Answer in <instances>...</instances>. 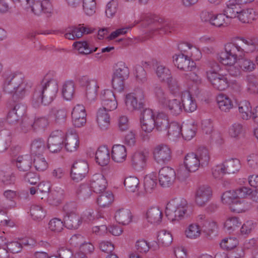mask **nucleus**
I'll use <instances>...</instances> for the list:
<instances>
[{
  "instance_id": "f257e3e1",
  "label": "nucleus",
  "mask_w": 258,
  "mask_h": 258,
  "mask_svg": "<svg viewBox=\"0 0 258 258\" xmlns=\"http://www.w3.org/2000/svg\"><path fill=\"white\" fill-rule=\"evenodd\" d=\"M45 75L40 83L35 88L31 97V104L35 108L50 104L55 97L58 88L57 81Z\"/></svg>"
},
{
  "instance_id": "f03ea898",
  "label": "nucleus",
  "mask_w": 258,
  "mask_h": 258,
  "mask_svg": "<svg viewBox=\"0 0 258 258\" xmlns=\"http://www.w3.org/2000/svg\"><path fill=\"white\" fill-rule=\"evenodd\" d=\"M188 206L186 200L175 198L170 201L165 209L166 216L171 221H179L184 217H188Z\"/></svg>"
},
{
  "instance_id": "7ed1b4c3",
  "label": "nucleus",
  "mask_w": 258,
  "mask_h": 258,
  "mask_svg": "<svg viewBox=\"0 0 258 258\" xmlns=\"http://www.w3.org/2000/svg\"><path fill=\"white\" fill-rule=\"evenodd\" d=\"M224 49L225 52H221L219 57L223 64H234L245 52L244 48L233 43L225 44Z\"/></svg>"
},
{
  "instance_id": "20e7f679",
  "label": "nucleus",
  "mask_w": 258,
  "mask_h": 258,
  "mask_svg": "<svg viewBox=\"0 0 258 258\" xmlns=\"http://www.w3.org/2000/svg\"><path fill=\"white\" fill-rule=\"evenodd\" d=\"M129 74V69L124 62L119 61L115 64L111 81L115 90L121 92L124 90V82L128 79Z\"/></svg>"
},
{
  "instance_id": "39448f33",
  "label": "nucleus",
  "mask_w": 258,
  "mask_h": 258,
  "mask_svg": "<svg viewBox=\"0 0 258 258\" xmlns=\"http://www.w3.org/2000/svg\"><path fill=\"white\" fill-rule=\"evenodd\" d=\"M143 90L138 88L132 93L127 94L125 98L126 109L130 111L141 110L145 106Z\"/></svg>"
},
{
  "instance_id": "423d86ee",
  "label": "nucleus",
  "mask_w": 258,
  "mask_h": 258,
  "mask_svg": "<svg viewBox=\"0 0 258 258\" xmlns=\"http://www.w3.org/2000/svg\"><path fill=\"white\" fill-rule=\"evenodd\" d=\"M77 81L82 87L84 88L85 96L89 103L95 100L97 96V89L99 88L96 80L91 79L89 76H79Z\"/></svg>"
},
{
  "instance_id": "0eeeda50",
  "label": "nucleus",
  "mask_w": 258,
  "mask_h": 258,
  "mask_svg": "<svg viewBox=\"0 0 258 258\" xmlns=\"http://www.w3.org/2000/svg\"><path fill=\"white\" fill-rule=\"evenodd\" d=\"M184 164L186 170L183 171L182 170H179L177 172L178 177L182 178L183 179L186 178L188 176L189 172H195L201 166L200 161L194 153H188L185 156Z\"/></svg>"
},
{
  "instance_id": "6e6552de",
  "label": "nucleus",
  "mask_w": 258,
  "mask_h": 258,
  "mask_svg": "<svg viewBox=\"0 0 258 258\" xmlns=\"http://www.w3.org/2000/svg\"><path fill=\"white\" fill-rule=\"evenodd\" d=\"M173 61L175 66L180 70L190 72L189 75L196 76L194 73L191 72L196 68V63L190 60L187 55L183 53L175 54L173 56Z\"/></svg>"
},
{
  "instance_id": "1a4fd4ad",
  "label": "nucleus",
  "mask_w": 258,
  "mask_h": 258,
  "mask_svg": "<svg viewBox=\"0 0 258 258\" xmlns=\"http://www.w3.org/2000/svg\"><path fill=\"white\" fill-rule=\"evenodd\" d=\"M88 171L89 166L85 160H79L76 161L71 168V178L74 181L78 182L86 176Z\"/></svg>"
},
{
  "instance_id": "9d476101",
  "label": "nucleus",
  "mask_w": 258,
  "mask_h": 258,
  "mask_svg": "<svg viewBox=\"0 0 258 258\" xmlns=\"http://www.w3.org/2000/svg\"><path fill=\"white\" fill-rule=\"evenodd\" d=\"M64 134L61 131H55L51 133L47 140V147L50 152L57 153L63 147Z\"/></svg>"
},
{
  "instance_id": "9b49d317",
  "label": "nucleus",
  "mask_w": 258,
  "mask_h": 258,
  "mask_svg": "<svg viewBox=\"0 0 258 258\" xmlns=\"http://www.w3.org/2000/svg\"><path fill=\"white\" fill-rule=\"evenodd\" d=\"M159 182L163 187H168L174 182L176 173L174 170L169 167H164L159 171Z\"/></svg>"
},
{
  "instance_id": "f8f14e48",
  "label": "nucleus",
  "mask_w": 258,
  "mask_h": 258,
  "mask_svg": "<svg viewBox=\"0 0 258 258\" xmlns=\"http://www.w3.org/2000/svg\"><path fill=\"white\" fill-rule=\"evenodd\" d=\"M212 196V190L210 186L208 185L200 186L196 193V203L200 207H204L210 200Z\"/></svg>"
},
{
  "instance_id": "ddd939ff",
  "label": "nucleus",
  "mask_w": 258,
  "mask_h": 258,
  "mask_svg": "<svg viewBox=\"0 0 258 258\" xmlns=\"http://www.w3.org/2000/svg\"><path fill=\"white\" fill-rule=\"evenodd\" d=\"M155 160L161 164L167 163L171 159V151L170 148L164 144L156 146L154 150Z\"/></svg>"
},
{
  "instance_id": "4468645a",
  "label": "nucleus",
  "mask_w": 258,
  "mask_h": 258,
  "mask_svg": "<svg viewBox=\"0 0 258 258\" xmlns=\"http://www.w3.org/2000/svg\"><path fill=\"white\" fill-rule=\"evenodd\" d=\"M102 107L110 111L115 109L117 107V102L114 93L109 89L103 91L100 95Z\"/></svg>"
},
{
  "instance_id": "2eb2a0df",
  "label": "nucleus",
  "mask_w": 258,
  "mask_h": 258,
  "mask_svg": "<svg viewBox=\"0 0 258 258\" xmlns=\"http://www.w3.org/2000/svg\"><path fill=\"white\" fill-rule=\"evenodd\" d=\"M240 167V161L236 158H232L226 160L222 165L217 166L216 170L222 175L231 174L239 171Z\"/></svg>"
},
{
  "instance_id": "dca6fc26",
  "label": "nucleus",
  "mask_w": 258,
  "mask_h": 258,
  "mask_svg": "<svg viewBox=\"0 0 258 258\" xmlns=\"http://www.w3.org/2000/svg\"><path fill=\"white\" fill-rule=\"evenodd\" d=\"M23 77L21 74H11L5 79L4 84V91L7 93L12 94L14 90L21 83Z\"/></svg>"
},
{
  "instance_id": "f3484780",
  "label": "nucleus",
  "mask_w": 258,
  "mask_h": 258,
  "mask_svg": "<svg viewBox=\"0 0 258 258\" xmlns=\"http://www.w3.org/2000/svg\"><path fill=\"white\" fill-rule=\"evenodd\" d=\"M207 79L213 87L219 91L224 90L229 86L227 78L222 74L209 73Z\"/></svg>"
},
{
  "instance_id": "a211bd4d",
  "label": "nucleus",
  "mask_w": 258,
  "mask_h": 258,
  "mask_svg": "<svg viewBox=\"0 0 258 258\" xmlns=\"http://www.w3.org/2000/svg\"><path fill=\"white\" fill-rule=\"evenodd\" d=\"M90 185L94 192L100 194L105 189L107 181L102 174H95L91 179Z\"/></svg>"
},
{
  "instance_id": "6ab92c4d",
  "label": "nucleus",
  "mask_w": 258,
  "mask_h": 258,
  "mask_svg": "<svg viewBox=\"0 0 258 258\" xmlns=\"http://www.w3.org/2000/svg\"><path fill=\"white\" fill-rule=\"evenodd\" d=\"M79 141L78 136L75 130L68 131L66 135L65 148L69 152H74L77 150L79 147Z\"/></svg>"
},
{
  "instance_id": "aec40b11",
  "label": "nucleus",
  "mask_w": 258,
  "mask_h": 258,
  "mask_svg": "<svg viewBox=\"0 0 258 258\" xmlns=\"http://www.w3.org/2000/svg\"><path fill=\"white\" fill-rule=\"evenodd\" d=\"M82 223V219L79 214L75 212H68L64 218V224L69 229H77Z\"/></svg>"
},
{
  "instance_id": "412c9836",
  "label": "nucleus",
  "mask_w": 258,
  "mask_h": 258,
  "mask_svg": "<svg viewBox=\"0 0 258 258\" xmlns=\"http://www.w3.org/2000/svg\"><path fill=\"white\" fill-rule=\"evenodd\" d=\"M147 156L143 151H138L131 156V165L138 171L142 170L146 165Z\"/></svg>"
},
{
  "instance_id": "4be33fe9",
  "label": "nucleus",
  "mask_w": 258,
  "mask_h": 258,
  "mask_svg": "<svg viewBox=\"0 0 258 258\" xmlns=\"http://www.w3.org/2000/svg\"><path fill=\"white\" fill-rule=\"evenodd\" d=\"M181 104L182 109L187 112H192L197 108V103L190 93L188 91L182 94L181 96Z\"/></svg>"
},
{
  "instance_id": "5701e85b",
  "label": "nucleus",
  "mask_w": 258,
  "mask_h": 258,
  "mask_svg": "<svg viewBox=\"0 0 258 258\" xmlns=\"http://www.w3.org/2000/svg\"><path fill=\"white\" fill-rule=\"evenodd\" d=\"M96 162L100 166H106L110 161L109 151L105 146H100L96 152Z\"/></svg>"
},
{
  "instance_id": "b1692460",
  "label": "nucleus",
  "mask_w": 258,
  "mask_h": 258,
  "mask_svg": "<svg viewBox=\"0 0 258 258\" xmlns=\"http://www.w3.org/2000/svg\"><path fill=\"white\" fill-rule=\"evenodd\" d=\"M169 124L167 114L163 112H158L155 117L156 130L159 132H166L169 128Z\"/></svg>"
},
{
  "instance_id": "393cba45",
  "label": "nucleus",
  "mask_w": 258,
  "mask_h": 258,
  "mask_svg": "<svg viewBox=\"0 0 258 258\" xmlns=\"http://www.w3.org/2000/svg\"><path fill=\"white\" fill-rule=\"evenodd\" d=\"M126 149L124 146L115 145L112 148V158L116 162L121 163L126 157Z\"/></svg>"
},
{
  "instance_id": "a878e982",
  "label": "nucleus",
  "mask_w": 258,
  "mask_h": 258,
  "mask_svg": "<svg viewBox=\"0 0 258 258\" xmlns=\"http://www.w3.org/2000/svg\"><path fill=\"white\" fill-rule=\"evenodd\" d=\"M146 216L149 222L151 224H158L161 222L162 213L158 207H151L147 211Z\"/></svg>"
},
{
  "instance_id": "bb28decb",
  "label": "nucleus",
  "mask_w": 258,
  "mask_h": 258,
  "mask_svg": "<svg viewBox=\"0 0 258 258\" xmlns=\"http://www.w3.org/2000/svg\"><path fill=\"white\" fill-rule=\"evenodd\" d=\"M163 106L168 109L172 115L177 116L182 111L181 101L177 99L167 100L166 104Z\"/></svg>"
},
{
  "instance_id": "cd10ccee",
  "label": "nucleus",
  "mask_w": 258,
  "mask_h": 258,
  "mask_svg": "<svg viewBox=\"0 0 258 258\" xmlns=\"http://www.w3.org/2000/svg\"><path fill=\"white\" fill-rule=\"evenodd\" d=\"M12 143L11 133L8 130L0 131V153L7 151Z\"/></svg>"
},
{
  "instance_id": "c85d7f7f",
  "label": "nucleus",
  "mask_w": 258,
  "mask_h": 258,
  "mask_svg": "<svg viewBox=\"0 0 258 258\" xmlns=\"http://www.w3.org/2000/svg\"><path fill=\"white\" fill-rule=\"evenodd\" d=\"M30 149L32 156H42L46 150L44 141L40 138L34 140L31 143Z\"/></svg>"
},
{
  "instance_id": "c756f323",
  "label": "nucleus",
  "mask_w": 258,
  "mask_h": 258,
  "mask_svg": "<svg viewBox=\"0 0 258 258\" xmlns=\"http://www.w3.org/2000/svg\"><path fill=\"white\" fill-rule=\"evenodd\" d=\"M132 215L131 211L127 209H120L117 210L115 214V219L119 224L127 225L132 220Z\"/></svg>"
},
{
  "instance_id": "7c9ffc66",
  "label": "nucleus",
  "mask_w": 258,
  "mask_h": 258,
  "mask_svg": "<svg viewBox=\"0 0 258 258\" xmlns=\"http://www.w3.org/2000/svg\"><path fill=\"white\" fill-rule=\"evenodd\" d=\"M16 164L20 171H28L31 167V157L29 155L20 156L17 158Z\"/></svg>"
},
{
  "instance_id": "2f4dec72",
  "label": "nucleus",
  "mask_w": 258,
  "mask_h": 258,
  "mask_svg": "<svg viewBox=\"0 0 258 258\" xmlns=\"http://www.w3.org/2000/svg\"><path fill=\"white\" fill-rule=\"evenodd\" d=\"M237 2L234 3L233 2L229 1V4L227 5L226 8L224 12L226 15L227 18H236L238 14L242 11V9Z\"/></svg>"
},
{
  "instance_id": "473e14b6",
  "label": "nucleus",
  "mask_w": 258,
  "mask_h": 258,
  "mask_svg": "<svg viewBox=\"0 0 258 258\" xmlns=\"http://www.w3.org/2000/svg\"><path fill=\"white\" fill-rule=\"evenodd\" d=\"M217 103L220 109L224 112L229 111L233 106L231 99L225 94H221L217 97Z\"/></svg>"
},
{
  "instance_id": "72a5a7b5",
  "label": "nucleus",
  "mask_w": 258,
  "mask_h": 258,
  "mask_svg": "<svg viewBox=\"0 0 258 258\" xmlns=\"http://www.w3.org/2000/svg\"><path fill=\"white\" fill-rule=\"evenodd\" d=\"M238 110L243 119L248 120L251 118L252 110L249 101L243 100L238 105Z\"/></svg>"
},
{
  "instance_id": "f704fd0d",
  "label": "nucleus",
  "mask_w": 258,
  "mask_h": 258,
  "mask_svg": "<svg viewBox=\"0 0 258 258\" xmlns=\"http://www.w3.org/2000/svg\"><path fill=\"white\" fill-rule=\"evenodd\" d=\"M62 95L67 100H71L75 94V84L72 81H66L62 88Z\"/></svg>"
},
{
  "instance_id": "c9c22d12",
  "label": "nucleus",
  "mask_w": 258,
  "mask_h": 258,
  "mask_svg": "<svg viewBox=\"0 0 258 258\" xmlns=\"http://www.w3.org/2000/svg\"><path fill=\"white\" fill-rule=\"evenodd\" d=\"M239 68L244 72H250L255 69V64L251 59L243 57H240L236 62Z\"/></svg>"
},
{
  "instance_id": "e433bc0d",
  "label": "nucleus",
  "mask_w": 258,
  "mask_h": 258,
  "mask_svg": "<svg viewBox=\"0 0 258 258\" xmlns=\"http://www.w3.org/2000/svg\"><path fill=\"white\" fill-rule=\"evenodd\" d=\"M73 46L78 50L80 53L83 54H88L93 52H96L98 49L97 47L92 49L86 41H76L74 43Z\"/></svg>"
},
{
  "instance_id": "4c0bfd02",
  "label": "nucleus",
  "mask_w": 258,
  "mask_h": 258,
  "mask_svg": "<svg viewBox=\"0 0 258 258\" xmlns=\"http://www.w3.org/2000/svg\"><path fill=\"white\" fill-rule=\"evenodd\" d=\"M26 84L22 80L20 85L12 93V99L15 102H19L22 100L27 92Z\"/></svg>"
},
{
  "instance_id": "58836bf2",
  "label": "nucleus",
  "mask_w": 258,
  "mask_h": 258,
  "mask_svg": "<svg viewBox=\"0 0 258 258\" xmlns=\"http://www.w3.org/2000/svg\"><path fill=\"white\" fill-rule=\"evenodd\" d=\"M201 163V166L207 165L210 160L209 152L205 147H200L195 153Z\"/></svg>"
},
{
  "instance_id": "ea45409f",
  "label": "nucleus",
  "mask_w": 258,
  "mask_h": 258,
  "mask_svg": "<svg viewBox=\"0 0 258 258\" xmlns=\"http://www.w3.org/2000/svg\"><path fill=\"white\" fill-rule=\"evenodd\" d=\"M155 71L158 78L163 83L165 82L171 75V71L168 68L159 63Z\"/></svg>"
},
{
  "instance_id": "a19ab883",
  "label": "nucleus",
  "mask_w": 258,
  "mask_h": 258,
  "mask_svg": "<svg viewBox=\"0 0 258 258\" xmlns=\"http://www.w3.org/2000/svg\"><path fill=\"white\" fill-rule=\"evenodd\" d=\"M101 193V195L97 198L98 205L103 208L109 206L114 200L112 193L111 191Z\"/></svg>"
},
{
  "instance_id": "79ce46f5",
  "label": "nucleus",
  "mask_w": 258,
  "mask_h": 258,
  "mask_svg": "<svg viewBox=\"0 0 258 258\" xmlns=\"http://www.w3.org/2000/svg\"><path fill=\"white\" fill-rule=\"evenodd\" d=\"M139 183V179L136 176L126 177L124 180V185L129 192H134L138 190Z\"/></svg>"
},
{
  "instance_id": "37998d69",
  "label": "nucleus",
  "mask_w": 258,
  "mask_h": 258,
  "mask_svg": "<svg viewBox=\"0 0 258 258\" xmlns=\"http://www.w3.org/2000/svg\"><path fill=\"white\" fill-rule=\"evenodd\" d=\"M92 191V189L88 185L83 184L77 189L76 195L79 199L85 201L91 197Z\"/></svg>"
},
{
  "instance_id": "c03bdc74",
  "label": "nucleus",
  "mask_w": 258,
  "mask_h": 258,
  "mask_svg": "<svg viewBox=\"0 0 258 258\" xmlns=\"http://www.w3.org/2000/svg\"><path fill=\"white\" fill-rule=\"evenodd\" d=\"M241 222H240L238 218L233 217L229 218L224 224V228L228 233L233 232L240 226Z\"/></svg>"
},
{
  "instance_id": "a18cd8bd",
  "label": "nucleus",
  "mask_w": 258,
  "mask_h": 258,
  "mask_svg": "<svg viewBox=\"0 0 258 258\" xmlns=\"http://www.w3.org/2000/svg\"><path fill=\"white\" fill-rule=\"evenodd\" d=\"M154 92L158 102L162 105H165L167 101V94L163 88L159 84L154 86Z\"/></svg>"
},
{
  "instance_id": "49530a36",
  "label": "nucleus",
  "mask_w": 258,
  "mask_h": 258,
  "mask_svg": "<svg viewBox=\"0 0 258 258\" xmlns=\"http://www.w3.org/2000/svg\"><path fill=\"white\" fill-rule=\"evenodd\" d=\"M247 91L250 94H256L258 90V79L255 76L249 75L246 77Z\"/></svg>"
},
{
  "instance_id": "de8ad7c7",
  "label": "nucleus",
  "mask_w": 258,
  "mask_h": 258,
  "mask_svg": "<svg viewBox=\"0 0 258 258\" xmlns=\"http://www.w3.org/2000/svg\"><path fill=\"white\" fill-rule=\"evenodd\" d=\"M229 208L231 211L239 213L247 210L248 205L243 200L241 201L237 198L230 205Z\"/></svg>"
},
{
  "instance_id": "09e8293b",
  "label": "nucleus",
  "mask_w": 258,
  "mask_h": 258,
  "mask_svg": "<svg viewBox=\"0 0 258 258\" xmlns=\"http://www.w3.org/2000/svg\"><path fill=\"white\" fill-rule=\"evenodd\" d=\"M202 231L203 229L200 223L199 225L191 224L189 226L188 230L185 231V234L188 238L195 239L200 236Z\"/></svg>"
},
{
  "instance_id": "8fccbe9b",
  "label": "nucleus",
  "mask_w": 258,
  "mask_h": 258,
  "mask_svg": "<svg viewBox=\"0 0 258 258\" xmlns=\"http://www.w3.org/2000/svg\"><path fill=\"white\" fill-rule=\"evenodd\" d=\"M30 214L34 220L41 221L45 216V212L39 205H33L30 209Z\"/></svg>"
},
{
  "instance_id": "3c124183",
  "label": "nucleus",
  "mask_w": 258,
  "mask_h": 258,
  "mask_svg": "<svg viewBox=\"0 0 258 258\" xmlns=\"http://www.w3.org/2000/svg\"><path fill=\"white\" fill-rule=\"evenodd\" d=\"M84 12L88 16L95 13L97 9L96 0H82Z\"/></svg>"
},
{
  "instance_id": "603ef678",
  "label": "nucleus",
  "mask_w": 258,
  "mask_h": 258,
  "mask_svg": "<svg viewBox=\"0 0 258 258\" xmlns=\"http://www.w3.org/2000/svg\"><path fill=\"white\" fill-rule=\"evenodd\" d=\"M158 240L163 246H168L172 242V236L170 232L165 230H162L159 232L158 235Z\"/></svg>"
},
{
  "instance_id": "864d4df0",
  "label": "nucleus",
  "mask_w": 258,
  "mask_h": 258,
  "mask_svg": "<svg viewBox=\"0 0 258 258\" xmlns=\"http://www.w3.org/2000/svg\"><path fill=\"white\" fill-rule=\"evenodd\" d=\"M253 10L251 9H242L236 17L243 23H249L253 18Z\"/></svg>"
},
{
  "instance_id": "5fc2aeb1",
  "label": "nucleus",
  "mask_w": 258,
  "mask_h": 258,
  "mask_svg": "<svg viewBox=\"0 0 258 258\" xmlns=\"http://www.w3.org/2000/svg\"><path fill=\"white\" fill-rule=\"evenodd\" d=\"M52 113L55 117L54 121L55 123L62 124L65 122L67 118V112L65 109L54 108L52 110Z\"/></svg>"
},
{
  "instance_id": "6e6d98bb",
  "label": "nucleus",
  "mask_w": 258,
  "mask_h": 258,
  "mask_svg": "<svg viewBox=\"0 0 258 258\" xmlns=\"http://www.w3.org/2000/svg\"><path fill=\"white\" fill-rule=\"evenodd\" d=\"M33 164L36 170L38 171H43L48 167L47 163L45 158L43 157V155L34 156Z\"/></svg>"
},
{
  "instance_id": "4d7b16f0",
  "label": "nucleus",
  "mask_w": 258,
  "mask_h": 258,
  "mask_svg": "<svg viewBox=\"0 0 258 258\" xmlns=\"http://www.w3.org/2000/svg\"><path fill=\"white\" fill-rule=\"evenodd\" d=\"M182 126L176 122L170 123L167 130L168 135H172L174 137H179L181 135Z\"/></svg>"
},
{
  "instance_id": "13d9d810",
  "label": "nucleus",
  "mask_w": 258,
  "mask_h": 258,
  "mask_svg": "<svg viewBox=\"0 0 258 258\" xmlns=\"http://www.w3.org/2000/svg\"><path fill=\"white\" fill-rule=\"evenodd\" d=\"M196 135V127L191 125L182 126L181 136L185 140H190Z\"/></svg>"
},
{
  "instance_id": "bf43d9fd",
  "label": "nucleus",
  "mask_w": 258,
  "mask_h": 258,
  "mask_svg": "<svg viewBox=\"0 0 258 258\" xmlns=\"http://www.w3.org/2000/svg\"><path fill=\"white\" fill-rule=\"evenodd\" d=\"M164 83L167 84L168 88L173 94H175L180 90V86L178 81L176 78H173L172 75Z\"/></svg>"
},
{
  "instance_id": "052dcab7",
  "label": "nucleus",
  "mask_w": 258,
  "mask_h": 258,
  "mask_svg": "<svg viewBox=\"0 0 258 258\" xmlns=\"http://www.w3.org/2000/svg\"><path fill=\"white\" fill-rule=\"evenodd\" d=\"M20 125L24 133H27L30 130L34 131V120L26 116L21 119Z\"/></svg>"
},
{
  "instance_id": "680f3d73",
  "label": "nucleus",
  "mask_w": 258,
  "mask_h": 258,
  "mask_svg": "<svg viewBox=\"0 0 258 258\" xmlns=\"http://www.w3.org/2000/svg\"><path fill=\"white\" fill-rule=\"evenodd\" d=\"M49 229L54 232H60L64 226V222L60 219L55 218L51 219L49 222Z\"/></svg>"
},
{
  "instance_id": "e2e57ef3",
  "label": "nucleus",
  "mask_w": 258,
  "mask_h": 258,
  "mask_svg": "<svg viewBox=\"0 0 258 258\" xmlns=\"http://www.w3.org/2000/svg\"><path fill=\"white\" fill-rule=\"evenodd\" d=\"M238 240L235 238H224L220 243V246L226 250H231L237 246Z\"/></svg>"
},
{
  "instance_id": "0e129e2a",
  "label": "nucleus",
  "mask_w": 258,
  "mask_h": 258,
  "mask_svg": "<svg viewBox=\"0 0 258 258\" xmlns=\"http://www.w3.org/2000/svg\"><path fill=\"white\" fill-rule=\"evenodd\" d=\"M253 190L248 187L241 186L235 190V193L237 198H249L250 199Z\"/></svg>"
},
{
  "instance_id": "69168bd1",
  "label": "nucleus",
  "mask_w": 258,
  "mask_h": 258,
  "mask_svg": "<svg viewBox=\"0 0 258 258\" xmlns=\"http://www.w3.org/2000/svg\"><path fill=\"white\" fill-rule=\"evenodd\" d=\"M86 115L85 108L81 104H78L75 106L72 112V117L75 119L80 117H86Z\"/></svg>"
},
{
  "instance_id": "338daca9",
  "label": "nucleus",
  "mask_w": 258,
  "mask_h": 258,
  "mask_svg": "<svg viewBox=\"0 0 258 258\" xmlns=\"http://www.w3.org/2000/svg\"><path fill=\"white\" fill-rule=\"evenodd\" d=\"M157 185L156 179L150 176H146L144 178V188L147 192L151 193Z\"/></svg>"
},
{
  "instance_id": "774afa93",
  "label": "nucleus",
  "mask_w": 258,
  "mask_h": 258,
  "mask_svg": "<svg viewBox=\"0 0 258 258\" xmlns=\"http://www.w3.org/2000/svg\"><path fill=\"white\" fill-rule=\"evenodd\" d=\"M200 225H202L203 231L209 235L217 231V227L215 222L201 221Z\"/></svg>"
}]
</instances>
